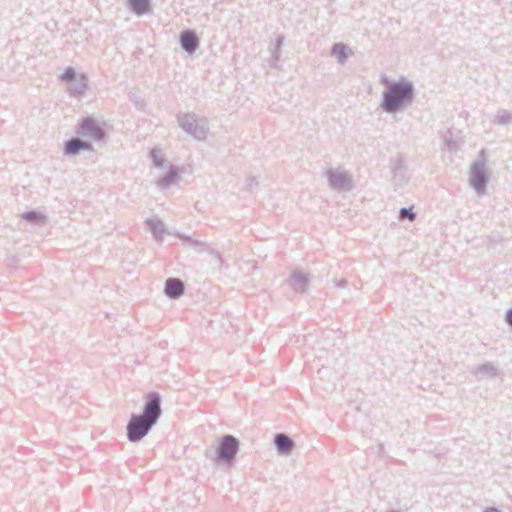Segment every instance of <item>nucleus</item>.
I'll return each instance as SVG.
<instances>
[{
    "label": "nucleus",
    "mask_w": 512,
    "mask_h": 512,
    "mask_svg": "<svg viewBox=\"0 0 512 512\" xmlns=\"http://www.w3.org/2000/svg\"><path fill=\"white\" fill-rule=\"evenodd\" d=\"M179 178L178 169L175 166H170L165 175L158 180V186L161 189H167L174 184Z\"/></svg>",
    "instance_id": "a211bd4d"
},
{
    "label": "nucleus",
    "mask_w": 512,
    "mask_h": 512,
    "mask_svg": "<svg viewBox=\"0 0 512 512\" xmlns=\"http://www.w3.org/2000/svg\"><path fill=\"white\" fill-rule=\"evenodd\" d=\"M394 81H390L389 78L386 76V75H382L381 76V83L384 84L386 86V88H389L390 85L393 83Z\"/></svg>",
    "instance_id": "cd10ccee"
},
{
    "label": "nucleus",
    "mask_w": 512,
    "mask_h": 512,
    "mask_svg": "<svg viewBox=\"0 0 512 512\" xmlns=\"http://www.w3.org/2000/svg\"><path fill=\"white\" fill-rule=\"evenodd\" d=\"M176 235L184 241V245H186V246L193 247L195 249H201L202 247L205 246L204 242L193 239L190 236H187V235H184L181 233H177Z\"/></svg>",
    "instance_id": "5701e85b"
},
{
    "label": "nucleus",
    "mask_w": 512,
    "mask_h": 512,
    "mask_svg": "<svg viewBox=\"0 0 512 512\" xmlns=\"http://www.w3.org/2000/svg\"><path fill=\"white\" fill-rule=\"evenodd\" d=\"M239 445V440L233 435L222 436L216 449L215 461L223 465L231 464L238 453Z\"/></svg>",
    "instance_id": "7ed1b4c3"
},
{
    "label": "nucleus",
    "mask_w": 512,
    "mask_h": 512,
    "mask_svg": "<svg viewBox=\"0 0 512 512\" xmlns=\"http://www.w3.org/2000/svg\"><path fill=\"white\" fill-rule=\"evenodd\" d=\"M76 134L86 140L96 142L104 140L106 132L103 126L92 116L82 118L75 130Z\"/></svg>",
    "instance_id": "20e7f679"
},
{
    "label": "nucleus",
    "mask_w": 512,
    "mask_h": 512,
    "mask_svg": "<svg viewBox=\"0 0 512 512\" xmlns=\"http://www.w3.org/2000/svg\"><path fill=\"white\" fill-rule=\"evenodd\" d=\"M488 172L486 169L485 161L476 160L470 167L469 182L471 187L479 194H484L488 184Z\"/></svg>",
    "instance_id": "423d86ee"
},
{
    "label": "nucleus",
    "mask_w": 512,
    "mask_h": 512,
    "mask_svg": "<svg viewBox=\"0 0 512 512\" xmlns=\"http://www.w3.org/2000/svg\"><path fill=\"white\" fill-rule=\"evenodd\" d=\"M161 402L162 399L158 392L147 394L142 413L139 415L156 425L162 415Z\"/></svg>",
    "instance_id": "0eeeda50"
},
{
    "label": "nucleus",
    "mask_w": 512,
    "mask_h": 512,
    "mask_svg": "<svg viewBox=\"0 0 512 512\" xmlns=\"http://www.w3.org/2000/svg\"><path fill=\"white\" fill-rule=\"evenodd\" d=\"M283 44V37L278 36L274 42L270 43L269 51L271 55V65L276 67L280 59L281 47Z\"/></svg>",
    "instance_id": "6ab92c4d"
},
{
    "label": "nucleus",
    "mask_w": 512,
    "mask_h": 512,
    "mask_svg": "<svg viewBox=\"0 0 512 512\" xmlns=\"http://www.w3.org/2000/svg\"><path fill=\"white\" fill-rule=\"evenodd\" d=\"M155 426L149 420L142 418L139 414L133 413L126 426L127 439L132 443L141 441Z\"/></svg>",
    "instance_id": "39448f33"
},
{
    "label": "nucleus",
    "mask_w": 512,
    "mask_h": 512,
    "mask_svg": "<svg viewBox=\"0 0 512 512\" xmlns=\"http://www.w3.org/2000/svg\"><path fill=\"white\" fill-rule=\"evenodd\" d=\"M399 215H400V217L408 219L410 221H413L416 218V214L414 213V211L411 207L410 208H406V207L401 208L399 211Z\"/></svg>",
    "instance_id": "a878e982"
},
{
    "label": "nucleus",
    "mask_w": 512,
    "mask_h": 512,
    "mask_svg": "<svg viewBox=\"0 0 512 512\" xmlns=\"http://www.w3.org/2000/svg\"><path fill=\"white\" fill-rule=\"evenodd\" d=\"M87 88V78L85 75H80L75 80L68 84V92L72 96H81L85 93Z\"/></svg>",
    "instance_id": "f3484780"
},
{
    "label": "nucleus",
    "mask_w": 512,
    "mask_h": 512,
    "mask_svg": "<svg viewBox=\"0 0 512 512\" xmlns=\"http://www.w3.org/2000/svg\"><path fill=\"white\" fill-rule=\"evenodd\" d=\"M128 9L137 16L148 14L152 8V0H126Z\"/></svg>",
    "instance_id": "2eb2a0df"
},
{
    "label": "nucleus",
    "mask_w": 512,
    "mask_h": 512,
    "mask_svg": "<svg viewBox=\"0 0 512 512\" xmlns=\"http://www.w3.org/2000/svg\"><path fill=\"white\" fill-rule=\"evenodd\" d=\"M415 99L413 82L401 77L382 92L380 108L388 114H396L412 105Z\"/></svg>",
    "instance_id": "f257e3e1"
},
{
    "label": "nucleus",
    "mask_w": 512,
    "mask_h": 512,
    "mask_svg": "<svg viewBox=\"0 0 512 512\" xmlns=\"http://www.w3.org/2000/svg\"><path fill=\"white\" fill-rule=\"evenodd\" d=\"M93 145L89 140L80 136L71 137L64 143V154L66 156H76L82 151H93Z\"/></svg>",
    "instance_id": "1a4fd4ad"
},
{
    "label": "nucleus",
    "mask_w": 512,
    "mask_h": 512,
    "mask_svg": "<svg viewBox=\"0 0 512 512\" xmlns=\"http://www.w3.org/2000/svg\"><path fill=\"white\" fill-rule=\"evenodd\" d=\"M274 445L280 455L290 454L295 447L294 441L285 433H276L274 435Z\"/></svg>",
    "instance_id": "9b49d317"
},
{
    "label": "nucleus",
    "mask_w": 512,
    "mask_h": 512,
    "mask_svg": "<svg viewBox=\"0 0 512 512\" xmlns=\"http://www.w3.org/2000/svg\"><path fill=\"white\" fill-rule=\"evenodd\" d=\"M289 284L296 292H305L309 285L308 275L301 270H294L289 278Z\"/></svg>",
    "instance_id": "ddd939ff"
},
{
    "label": "nucleus",
    "mask_w": 512,
    "mask_h": 512,
    "mask_svg": "<svg viewBox=\"0 0 512 512\" xmlns=\"http://www.w3.org/2000/svg\"><path fill=\"white\" fill-rule=\"evenodd\" d=\"M329 185L336 190L349 191L352 189V180L344 171L328 169L326 172Z\"/></svg>",
    "instance_id": "6e6552de"
},
{
    "label": "nucleus",
    "mask_w": 512,
    "mask_h": 512,
    "mask_svg": "<svg viewBox=\"0 0 512 512\" xmlns=\"http://www.w3.org/2000/svg\"><path fill=\"white\" fill-rule=\"evenodd\" d=\"M339 287H345L347 285V281L342 279L338 284Z\"/></svg>",
    "instance_id": "c756f323"
},
{
    "label": "nucleus",
    "mask_w": 512,
    "mask_h": 512,
    "mask_svg": "<svg viewBox=\"0 0 512 512\" xmlns=\"http://www.w3.org/2000/svg\"><path fill=\"white\" fill-rule=\"evenodd\" d=\"M493 122L498 125L510 124L512 122V113L507 110H500Z\"/></svg>",
    "instance_id": "4be33fe9"
},
{
    "label": "nucleus",
    "mask_w": 512,
    "mask_h": 512,
    "mask_svg": "<svg viewBox=\"0 0 512 512\" xmlns=\"http://www.w3.org/2000/svg\"><path fill=\"white\" fill-rule=\"evenodd\" d=\"M146 224L156 241H162L165 234V224L158 218H148Z\"/></svg>",
    "instance_id": "dca6fc26"
},
{
    "label": "nucleus",
    "mask_w": 512,
    "mask_h": 512,
    "mask_svg": "<svg viewBox=\"0 0 512 512\" xmlns=\"http://www.w3.org/2000/svg\"><path fill=\"white\" fill-rule=\"evenodd\" d=\"M484 512H501L500 510H498L497 508L495 507H491V508H486L484 510Z\"/></svg>",
    "instance_id": "c85d7f7f"
},
{
    "label": "nucleus",
    "mask_w": 512,
    "mask_h": 512,
    "mask_svg": "<svg viewBox=\"0 0 512 512\" xmlns=\"http://www.w3.org/2000/svg\"><path fill=\"white\" fill-rule=\"evenodd\" d=\"M471 372L475 375L478 380L483 379H491L499 374V369L494 366L491 362L483 363L474 369Z\"/></svg>",
    "instance_id": "4468645a"
},
{
    "label": "nucleus",
    "mask_w": 512,
    "mask_h": 512,
    "mask_svg": "<svg viewBox=\"0 0 512 512\" xmlns=\"http://www.w3.org/2000/svg\"><path fill=\"white\" fill-rule=\"evenodd\" d=\"M80 75L77 74L74 68L68 67L65 69V71L61 75V80L69 84L71 81L75 80Z\"/></svg>",
    "instance_id": "b1692460"
},
{
    "label": "nucleus",
    "mask_w": 512,
    "mask_h": 512,
    "mask_svg": "<svg viewBox=\"0 0 512 512\" xmlns=\"http://www.w3.org/2000/svg\"><path fill=\"white\" fill-rule=\"evenodd\" d=\"M505 320L512 327V308L506 311Z\"/></svg>",
    "instance_id": "bb28decb"
},
{
    "label": "nucleus",
    "mask_w": 512,
    "mask_h": 512,
    "mask_svg": "<svg viewBox=\"0 0 512 512\" xmlns=\"http://www.w3.org/2000/svg\"><path fill=\"white\" fill-rule=\"evenodd\" d=\"M22 218L32 224H40L44 221V215L38 211H28L22 215Z\"/></svg>",
    "instance_id": "412c9836"
},
{
    "label": "nucleus",
    "mask_w": 512,
    "mask_h": 512,
    "mask_svg": "<svg viewBox=\"0 0 512 512\" xmlns=\"http://www.w3.org/2000/svg\"><path fill=\"white\" fill-rule=\"evenodd\" d=\"M184 283L179 278H168L165 282L164 292L170 299H178L184 293Z\"/></svg>",
    "instance_id": "f8f14e48"
},
{
    "label": "nucleus",
    "mask_w": 512,
    "mask_h": 512,
    "mask_svg": "<svg viewBox=\"0 0 512 512\" xmlns=\"http://www.w3.org/2000/svg\"><path fill=\"white\" fill-rule=\"evenodd\" d=\"M387 512H399V511H397V510H389Z\"/></svg>",
    "instance_id": "2f4dec72"
},
{
    "label": "nucleus",
    "mask_w": 512,
    "mask_h": 512,
    "mask_svg": "<svg viewBox=\"0 0 512 512\" xmlns=\"http://www.w3.org/2000/svg\"><path fill=\"white\" fill-rule=\"evenodd\" d=\"M254 180H255V179H254L253 177H252V178H250V179L248 180V181H249V182H248V187H249V189H251V190H252V186H253V182H254Z\"/></svg>",
    "instance_id": "7c9ffc66"
},
{
    "label": "nucleus",
    "mask_w": 512,
    "mask_h": 512,
    "mask_svg": "<svg viewBox=\"0 0 512 512\" xmlns=\"http://www.w3.org/2000/svg\"><path fill=\"white\" fill-rule=\"evenodd\" d=\"M179 126L197 140H203L209 131L205 118H199L195 113H186L178 116Z\"/></svg>",
    "instance_id": "f03ea898"
},
{
    "label": "nucleus",
    "mask_w": 512,
    "mask_h": 512,
    "mask_svg": "<svg viewBox=\"0 0 512 512\" xmlns=\"http://www.w3.org/2000/svg\"><path fill=\"white\" fill-rule=\"evenodd\" d=\"M331 52L336 56L339 63H344L348 58L347 46L343 43H335L332 46Z\"/></svg>",
    "instance_id": "aec40b11"
},
{
    "label": "nucleus",
    "mask_w": 512,
    "mask_h": 512,
    "mask_svg": "<svg viewBox=\"0 0 512 512\" xmlns=\"http://www.w3.org/2000/svg\"><path fill=\"white\" fill-rule=\"evenodd\" d=\"M150 155H151V158H152V162H153V165L156 167V168H162L164 166V158L161 156L160 152L158 149H152V151L150 152Z\"/></svg>",
    "instance_id": "393cba45"
},
{
    "label": "nucleus",
    "mask_w": 512,
    "mask_h": 512,
    "mask_svg": "<svg viewBox=\"0 0 512 512\" xmlns=\"http://www.w3.org/2000/svg\"><path fill=\"white\" fill-rule=\"evenodd\" d=\"M179 42L181 48L188 54H193L199 48L200 41L195 31L186 29L180 33Z\"/></svg>",
    "instance_id": "9d476101"
}]
</instances>
